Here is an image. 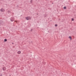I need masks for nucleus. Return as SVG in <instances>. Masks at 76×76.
<instances>
[{"label":"nucleus","mask_w":76,"mask_h":76,"mask_svg":"<svg viewBox=\"0 0 76 76\" xmlns=\"http://www.w3.org/2000/svg\"><path fill=\"white\" fill-rule=\"evenodd\" d=\"M4 41H5V42H6V41H7V39H4Z\"/></svg>","instance_id":"423d86ee"},{"label":"nucleus","mask_w":76,"mask_h":76,"mask_svg":"<svg viewBox=\"0 0 76 76\" xmlns=\"http://www.w3.org/2000/svg\"><path fill=\"white\" fill-rule=\"evenodd\" d=\"M15 22H16V21H15Z\"/></svg>","instance_id":"ddd939ff"},{"label":"nucleus","mask_w":76,"mask_h":76,"mask_svg":"<svg viewBox=\"0 0 76 76\" xmlns=\"http://www.w3.org/2000/svg\"><path fill=\"white\" fill-rule=\"evenodd\" d=\"M32 1H31V3Z\"/></svg>","instance_id":"9b49d317"},{"label":"nucleus","mask_w":76,"mask_h":76,"mask_svg":"<svg viewBox=\"0 0 76 76\" xmlns=\"http://www.w3.org/2000/svg\"><path fill=\"white\" fill-rule=\"evenodd\" d=\"M26 18L27 20H29V19H31V18H30V17H26Z\"/></svg>","instance_id":"f257e3e1"},{"label":"nucleus","mask_w":76,"mask_h":76,"mask_svg":"<svg viewBox=\"0 0 76 76\" xmlns=\"http://www.w3.org/2000/svg\"><path fill=\"white\" fill-rule=\"evenodd\" d=\"M69 38H70V40H71V39H72V37H70V36L69 37Z\"/></svg>","instance_id":"39448f33"},{"label":"nucleus","mask_w":76,"mask_h":76,"mask_svg":"<svg viewBox=\"0 0 76 76\" xmlns=\"http://www.w3.org/2000/svg\"><path fill=\"white\" fill-rule=\"evenodd\" d=\"M2 69L3 70H6V67H4V68H3Z\"/></svg>","instance_id":"f03ea898"},{"label":"nucleus","mask_w":76,"mask_h":76,"mask_svg":"<svg viewBox=\"0 0 76 76\" xmlns=\"http://www.w3.org/2000/svg\"><path fill=\"white\" fill-rule=\"evenodd\" d=\"M11 22H13V21L12 20H11Z\"/></svg>","instance_id":"f8f14e48"},{"label":"nucleus","mask_w":76,"mask_h":76,"mask_svg":"<svg viewBox=\"0 0 76 76\" xmlns=\"http://www.w3.org/2000/svg\"><path fill=\"white\" fill-rule=\"evenodd\" d=\"M1 12H4V10L3 9H1Z\"/></svg>","instance_id":"7ed1b4c3"},{"label":"nucleus","mask_w":76,"mask_h":76,"mask_svg":"<svg viewBox=\"0 0 76 76\" xmlns=\"http://www.w3.org/2000/svg\"><path fill=\"white\" fill-rule=\"evenodd\" d=\"M64 9H66V7H64Z\"/></svg>","instance_id":"0eeeda50"},{"label":"nucleus","mask_w":76,"mask_h":76,"mask_svg":"<svg viewBox=\"0 0 76 76\" xmlns=\"http://www.w3.org/2000/svg\"><path fill=\"white\" fill-rule=\"evenodd\" d=\"M72 21H73V20H74V19H73V18H72Z\"/></svg>","instance_id":"6e6552de"},{"label":"nucleus","mask_w":76,"mask_h":76,"mask_svg":"<svg viewBox=\"0 0 76 76\" xmlns=\"http://www.w3.org/2000/svg\"><path fill=\"white\" fill-rule=\"evenodd\" d=\"M18 54H20L21 53V52H20V51H18Z\"/></svg>","instance_id":"20e7f679"},{"label":"nucleus","mask_w":76,"mask_h":76,"mask_svg":"<svg viewBox=\"0 0 76 76\" xmlns=\"http://www.w3.org/2000/svg\"><path fill=\"white\" fill-rule=\"evenodd\" d=\"M0 76H2V75H1V74H0Z\"/></svg>","instance_id":"9d476101"},{"label":"nucleus","mask_w":76,"mask_h":76,"mask_svg":"<svg viewBox=\"0 0 76 76\" xmlns=\"http://www.w3.org/2000/svg\"><path fill=\"white\" fill-rule=\"evenodd\" d=\"M55 26H57V25L56 24V25H55Z\"/></svg>","instance_id":"1a4fd4ad"},{"label":"nucleus","mask_w":76,"mask_h":76,"mask_svg":"<svg viewBox=\"0 0 76 76\" xmlns=\"http://www.w3.org/2000/svg\"><path fill=\"white\" fill-rule=\"evenodd\" d=\"M12 44H13V43H12Z\"/></svg>","instance_id":"4468645a"}]
</instances>
